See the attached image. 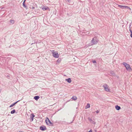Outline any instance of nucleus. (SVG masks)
<instances>
[{"mask_svg": "<svg viewBox=\"0 0 132 132\" xmlns=\"http://www.w3.org/2000/svg\"><path fill=\"white\" fill-rule=\"evenodd\" d=\"M35 116V115L34 114H33L32 113L31 114V116L30 117V118L31 119V120L32 121L33 120Z\"/></svg>", "mask_w": 132, "mask_h": 132, "instance_id": "11", "label": "nucleus"}, {"mask_svg": "<svg viewBox=\"0 0 132 132\" xmlns=\"http://www.w3.org/2000/svg\"><path fill=\"white\" fill-rule=\"evenodd\" d=\"M45 121L47 124L49 126H51L52 124L53 125V124L48 118H46Z\"/></svg>", "mask_w": 132, "mask_h": 132, "instance_id": "4", "label": "nucleus"}, {"mask_svg": "<svg viewBox=\"0 0 132 132\" xmlns=\"http://www.w3.org/2000/svg\"><path fill=\"white\" fill-rule=\"evenodd\" d=\"M90 107V105L89 103H87V105L86 106L85 108L86 109H87L89 108Z\"/></svg>", "mask_w": 132, "mask_h": 132, "instance_id": "16", "label": "nucleus"}, {"mask_svg": "<svg viewBox=\"0 0 132 132\" xmlns=\"http://www.w3.org/2000/svg\"><path fill=\"white\" fill-rule=\"evenodd\" d=\"M71 0H67V1L68 2L70 3V1Z\"/></svg>", "mask_w": 132, "mask_h": 132, "instance_id": "24", "label": "nucleus"}, {"mask_svg": "<svg viewBox=\"0 0 132 132\" xmlns=\"http://www.w3.org/2000/svg\"><path fill=\"white\" fill-rule=\"evenodd\" d=\"M49 9L48 7L46 6H43V7H42V9L44 11H45L46 10H48Z\"/></svg>", "mask_w": 132, "mask_h": 132, "instance_id": "10", "label": "nucleus"}, {"mask_svg": "<svg viewBox=\"0 0 132 132\" xmlns=\"http://www.w3.org/2000/svg\"><path fill=\"white\" fill-rule=\"evenodd\" d=\"M65 81H67L69 83H70L71 82V78H68V79H66L65 80Z\"/></svg>", "mask_w": 132, "mask_h": 132, "instance_id": "12", "label": "nucleus"}, {"mask_svg": "<svg viewBox=\"0 0 132 132\" xmlns=\"http://www.w3.org/2000/svg\"><path fill=\"white\" fill-rule=\"evenodd\" d=\"M123 64L126 67V69L129 71H131L130 65L125 62L123 63Z\"/></svg>", "mask_w": 132, "mask_h": 132, "instance_id": "2", "label": "nucleus"}, {"mask_svg": "<svg viewBox=\"0 0 132 132\" xmlns=\"http://www.w3.org/2000/svg\"><path fill=\"white\" fill-rule=\"evenodd\" d=\"M72 122H72H71L70 123H71Z\"/></svg>", "mask_w": 132, "mask_h": 132, "instance_id": "28", "label": "nucleus"}, {"mask_svg": "<svg viewBox=\"0 0 132 132\" xmlns=\"http://www.w3.org/2000/svg\"><path fill=\"white\" fill-rule=\"evenodd\" d=\"M88 120L92 124H95L96 123L91 118L89 117L88 118Z\"/></svg>", "mask_w": 132, "mask_h": 132, "instance_id": "7", "label": "nucleus"}, {"mask_svg": "<svg viewBox=\"0 0 132 132\" xmlns=\"http://www.w3.org/2000/svg\"><path fill=\"white\" fill-rule=\"evenodd\" d=\"M96 112L97 113H98L99 112V111L97 110L96 111Z\"/></svg>", "mask_w": 132, "mask_h": 132, "instance_id": "25", "label": "nucleus"}, {"mask_svg": "<svg viewBox=\"0 0 132 132\" xmlns=\"http://www.w3.org/2000/svg\"><path fill=\"white\" fill-rule=\"evenodd\" d=\"M15 110L14 109L13 110L11 111V113L12 114H13L15 112Z\"/></svg>", "mask_w": 132, "mask_h": 132, "instance_id": "18", "label": "nucleus"}, {"mask_svg": "<svg viewBox=\"0 0 132 132\" xmlns=\"http://www.w3.org/2000/svg\"><path fill=\"white\" fill-rule=\"evenodd\" d=\"M98 42V39L96 37H94L93 38L91 41V42L92 43V45H95Z\"/></svg>", "mask_w": 132, "mask_h": 132, "instance_id": "1", "label": "nucleus"}, {"mask_svg": "<svg viewBox=\"0 0 132 132\" xmlns=\"http://www.w3.org/2000/svg\"><path fill=\"white\" fill-rule=\"evenodd\" d=\"M103 87L106 91L107 92H109L110 91V89L108 88V86L107 85H105L103 86Z\"/></svg>", "mask_w": 132, "mask_h": 132, "instance_id": "6", "label": "nucleus"}, {"mask_svg": "<svg viewBox=\"0 0 132 132\" xmlns=\"http://www.w3.org/2000/svg\"><path fill=\"white\" fill-rule=\"evenodd\" d=\"M118 7L122 9H130V8L127 6H123L121 5H118Z\"/></svg>", "mask_w": 132, "mask_h": 132, "instance_id": "5", "label": "nucleus"}, {"mask_svg": "<svg viewBox=\"0 0 132 132\" xmlns=\"http://www.w3.org/2000/svg\"><path fill=\"white\" fill-rule=\"evenodd\" d=\"M20 101V100H19V101H16L14 103L12 104L11 105H10V107H12L15 104H16L17 102H19Z\"/></svg>", "mask_w": 132, "mask_h": 132, "instance_id": "14", "label": "nucleus"}, {"mask_svg": "<svg viewBox=\"0 0 132 132\" xmlns=\"http://www.w3.org/2000/svg\"><path fill=\"white\" fill-rule=\"evenodd\" d=\"M52 52L53 56L56 58H58L59 57V55L56 51H55L54 50L51 51Z\"/></svg>", "mask_w": 132, "mask_h": 132, "instance_id": "3", "label": "nucleus"}, {"mask_svg": "<svg viewBox=\"0 0 132 132\" xmlns=\"http://www.w3.org/2000/svg\"><path fill=\"white\" fill-rule=\"evenodd\" d=\"M110 73L111 75L112 76H116V75L114 72L112 71H110Z\"/></svg>", "mask_w": 132, "mask_h": 132, "instance_id": "9", "label": "nucleus"}, {"mask_svg": "<svg viewBox=\"0 0 132 132\" xmlns=\"http://www.w3.org/2000/svg\"><path fill=\"white\" fill-rule=\"evenodd\" d=\"M92 62H93V63H95L96 62L95 60H93Z\"/></svg>", "mask_w": 132, "mask_h": 132, "instance_id": "22", "label": "nucleus"}, {"mask_svg": "<svg viewBox=\"0 0 132 132\" xmlns=\"http://www.w3.org/2000/svg\"><path fill=\"white\" fill-rule=\"evenodd\" d=\"M61 59H59L57 60V61L58 63L60 62Z\"/></svg>", "mask_w": 132, "mask_h": 132, "instance_id": "21", "label": "nucleus"}, {"mask_svg": "<svg viewBox=\"0 0 132 132\" xmlns=\"http://www.w3.org/2000/svg\"><path fill=\"white\" fill-rule=\"evenodd\" d=\"M130 31V32L131 33V34L130 35H132V31L131 30V29H130L129 30Z\"/></svg>", "mask_w": 132, "mask_h": 132, "instance_id": "23", "label": "nucleus"}, {"mask_svg": "<svg viewBox=\"0 0 132 132\" xmlns=\"http://www.w3.org/2000/svg\"><path fill=\"white\" fill-rule=\"evenodd\" d=\"M12 24H13L14 23V21L13 20H10Z\"/></svg>", "mask_w": 132, "mask_h": 132, "instance_id": "19", "label": "nucleus"}, {"mask_svg": "<svg viewBox=\"0 0 132 132\" xmlns=\"http://www.w3.org/2000/svg\"><path fill=\"white\" fill-rule=\"evenodd\" d=\"M130 36L132 38V35H130Z\"/></svg>", "mask_w": 132, "mask_h": 132, "instance_id": "27", "label": "nucleus"}, {"mask_svg": "<svg viewBox=\"0 0 132 132\" xmlns=\"http://www.w3.org/2000/svg\"><path fill=\"white\" fill-rule=\"evenodd\" d=\"M72 99L74 100H75L77 99V98L76 97V96H73L72 97Z\"/></svg>", "mask_w": 132, "mask_h": 132, "instance_id": "17", "label": "nucleus"}, {"mask_svg": "<svg viewBox=\"0 0 132 132\" xmlns=\"http://www.w3.org/2000/svg\"><path fill=\"white\" fill-rule=\"evenodd\" d=\"M26 0H24V1L23 2V6L24 7H26V6H25V2L26 1Z\"/></svg>", "mask_w": 132, "mask_h": 132, "instance_id": "20", "label": "nucleus"}, {"mask_svg": "<svg viewBox=\"0 0 132 132\" xmlns=\"http://www.w3.org/2000/svg\"><path fill=\"white\" fill-rule=\"evenodd\" d=\"M115 108L116 110H119L121 109L120 107V106H118V105L116 106Z\"/></svg>", "mask_w": 132, "mask_h": 132, "instance_id": "13", "label": "nucleus"}, {"mask_svg": "<svg viewBox=\"0 0 132 132\" xmlns=\"http://www.w3.org/2000/svg\"><path fill=\"white\" fill-rule=\"evenodd\" d=\"M39 98V97L38 96H36L34 97V98L36 100H37Z\"/></svg>", "mask_w": 132, "mask_h": 132, "instance_id": "15", "label": "nucleus"}, {"mask_svg": "<svg viewBox=\"0 0 132 132\" xmlns=\"http://www.w3.org/2000/svg\"><path fill=\"white\" fill-rule=\"evenodd\" d=\"M88 132H92V130H90V131H88Z\"/></svg>", "mask_w": 132, "mask_h": 132, "instance_id": "26", "label": "nucleus"}, {"mask_svg": "<svg viewBox=\"0 0 132 132\" xmlns=\"http://www.w3.org/2000/svg\"><path fill=\"white\" fill-rule=\"evenodd\" d=\"M40 129L41 130L44 131L46 130V128L45 126H41L40 127Z\"/></svg>", "mask_w": 132, "mask_h": 132, "instance_id": "8", "label": "nucleus"}]
</instances>
